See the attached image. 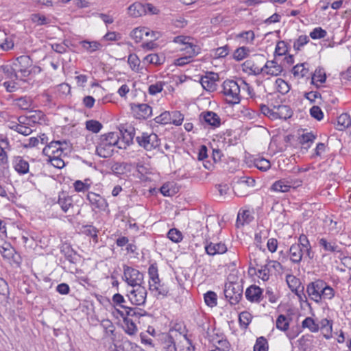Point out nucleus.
Instances as JSON below:
<instances>
[{"label":"nucleus","instance_id":"e433bc0d","mask_svg":"<svg viewBox=\"0 0 351 351\" xmlns=\"http://www.w3.org/2000/svg\"><path fill=\"white\" fill-rule=\"evenodd\" d=\"M27 123H16L11 128L16 131L18 133L23 134L24 136L29 135L33 130L31 128V125H26Z\"/></svg>","mask_w":351,"mask_h":351},{"label":"nucleus","instance_id":"7c9ffc66","mask_svg":"<svg viewBox=\"0 0 351 351\" xmlns=\"http://www.w3.org/2000/svg\"><path fill=\"white\" fill-rule=\"evenodd\" d=\"M351 125V119L348 114L343 113L337 118V130H343Z\"/></svg>","mask_w":351,"mask_h":351},{"label":"nucleus","instance_id":"4c0bfd02","mask_svg":"<svg viewBox=\"0 0 351 351\" xmlns=\"http://www.w3.org/2000/svg\"><path fill=\"white\" fill-rule=\"evenodd\" d=\"M82 47L88 53H93L101 47V45L97 41L84 40L81 43Z\"/></svg>","mask_w":351,"mask_h":351},{"label":"nucleus","instance_id":"6ab92c4d","mask_svg":"<svg viewBox=\"0 0 351 351\" xmlns=\"http://www.w3.org/2000/svg\"><path fill=\"white\" fill-rule=\"evenodd\" d=\"M173 333L176 336L178 335L176 330H171L169 333L165 335L162 337V347L165 351H177Z\"/></svg>","mask_w":351,"mask_h":351},{"label":"nucleus","instance_id":"f704fd0d","mask_svg":"<svg viewBox=\"0 0 351 351\" xmlns=\"http://www.w3.org/2000/svg\"><path fill=\"white\" fill-rule=\"evenodd\" d=\"M316 138V136L312 132H306L301 135L300 137V143L305 148H308L314 142Z\"/></svg>","mask_w":351,"mask_h":351},{"label":"nucleus","instance_id":"338daca9","mask_svg":"<svg viewBox=\"0 0 351 351\" xmlns=\"http://www.w3.org/2000/svg\"><path fill=\"white\" fill-rule=\"evenodd\" d=\"M327 34L326 30L322 27H316L310 33V36L313 39L324 38Z\"/></svg>","mask_w":351,"mask_h":351},{"label":"nucleus","instance_id":"a18cd8bd","mask_svg":"<svg viewBox=\"0 0 351 351\" xmlns=\"http://www.w3.org/2000/svg\"><path fill=\"white\" fill-rule=\"evenodd\" d=\"M254 165L257 169L263 171L268 170L271 167L270 162L263 158L255 159Z\"/></svg>","mask_w":351,"mask_h":351},{"label":"nucleus","instance_id":"bf43d9fd","mask_svg":"<svg viewBox=\"0 0 351 351\" xmlns=\"http://www.w3.org/2000/svg\"><path fill=\"white\" fill-rule=\"evenodd\" d=\"M2 70L3 73L7 75L8 78L10 79H17V73L18 71L15 69V67L12 64V66L5 65L2 66Z\"/></svg>","mask_w":351,"mask_h":351},{"label":"nucleus","instance_id":"dca6fc26","mask_svg":"<svg viewBox=\"0 0 351 351\" xmlns=\"http://www.w3.org/2000/svg\"><path fill=\"white\" fill-rule=\"evenodd\" d=\"M304 254H305V251L300 245L293 243L289 247V258L293 263H300L302 260Z\"/></svg>","mask_w":351,"mask_h":351},{"label":"nucleus","instance_id":"052dcab7","mask_svg":"<svg viewBox=\"0 0 351 351\" xmlns=\"http://www.w3.org/2000/svg\"><path fill=\"white\" fill-rule=\"evenodd\" d=\"M83 232L84 234L92 237L94 241L97 242V230L94 226L90 225L84 226Z\"/></svg>","mask_w":351,"mask_h":351},{"label":"nucleus","instance_id":"f257e3e1","mask_svg":"<svg viewBox=\"0 0 351 351\" xmlns=\"http://www.w3.org/2000/svg\"><path fill=\"white\" fill-rule=\"evenodd\" d=\"M119 140L118 132H108L100 136L96 146V153L101 158L110 157Z\"/></svg>","mask_w":351,"mask_h":351},{"label":"nucleus","instance_id":"4d7b16f0","mask_svg":"<svg viewBox=\"0 0 351 351\" xmlns=\"http://www.w3.org/2000/svg\"><path fill=\"white\" fill-rule=\"evenodd\" d=\"M295 77H303L308 73V69L304 67V64H297L292 69Z\"/></svg>","mask_w":351,"mask_h":351},{"label":"nucleus","instance_id":"5fc2aeb1","mask_svg":"<svg viewBox=\"0 0 351 351\" xmlns=\"http://www.w3.org/2000/svg\"><path fill=\"white\" fill-rule=\"evenodd\" d=\"M326 79V73L322 69H316L314 74L312 76V83L315 84V82H325Z\"/></svg>","mask_w":351,"mask_h":351},{"label":"nucleus","instance_id":"a19ab883","mask_svg":"<svg viewBox=\"0 0 351 351\" xmlns=\"http://www.w3.org/2000/svg\"><path fill=\"white\" fill-rule=\"evenodd\" d=\"M250 52V50L247 47H241L237 48L233 54V58L237 61H241L245 58L248 53Z\"/></svg>","mask_w":351,"mask_h":351},{"label":"nucleus","instance_id":"b1692460","mask_svg":"<svg viewBox=\"0 0 351 351\" xmlns=\"http://www.w3.org/2000/svg\"><path fill=\"white\" fill-rule=\"evenodd\" d=\"M254 219V217L249 210H240L237 215L236 225L237 228L248 224Z\"/></svg>","mask_w":351,"mask_h":351},{"label":"nucleus","instance_id":"2f4dec72","mask_svg":"<svg viewBox=\"0 0 351 351\" xmlns=\"http://www.w3.org/2000/svg\"><path fill=\"white\" fill-rule=\"evenodd\" d=\"M243 67L246 69L250 70V71L255 75H258L264 72V66L260 67L257 66L252 60H249L245 61L243 64Z\"/></svg>","mask_w":351,"mask_h":351},{"label":"nucleus","instance_id":"5701e85b","mask_svg":"<svg viewBox=\"0 0 351 351\" xmlns=\"http://www.w3.org/2000/svg\"><path fill=\"white\" fill-rule=\"evenodd\" d=\"M205 250L208 255L214 256L225 253L227 251V247L222 243H210L205 246Z\"/></svg>","mask_w":351,"mask_h":351},{"label":"nucleus","instance_id":"393cba45","mask_svg":"<svg viewBox=\"0 0 351 351\" xmlns=\"http://www.w3.org/2000/svg\"><path fill=\"white\" fill-rule=\"evenodd\" d=\"M286 280L291 291L294 292L299 298H301L300 292H303L304 287H302V290H299L300 287V280L293 275H287Z\"/></svg>","mask_w":351,"mask_h":351},{"label":"nucleus","instance_id":"69168bd1","mask_svg":"<svg viewBox=\"0 0 351 351\" xmlns=\"http://www.w3.org/2000/svg\"><path fill=\"white\" fill-rule=\"evenodd\" d=\"M171 115V123L173 125L178 126L182 125V121L184 120V115L179 111L172 112Z\"/></svg>","mask_w":351,"mask_h":351},{"label":"nucleus","instance_id":"6e6552de","mask_svg":"<svg viewBox=\"0 0 351 351\" xmlns=\"http://www.w3.org/2000/svg\"><path fill=\"white\" fill-rule=\"evenodd\" d=\"M112 302L117 305L119 306L124 311L117 310L118 313L121 316H141L143 314L140 313L138 311L141 309L136 308L128 307L126 305H123V303H125L126 301L124 297L120 293H116L112 296Z\"/></svg>","mask_w":351,"mask_h":351},{"label":"nucleus","instance_id":"0eeeda50","mask_svg":"<svg viewBox=\"0 0 351 351\" xmlns=\"http://www.w3.org/2000/svg\"><path fill=\"white\" fill-rule=\"evenodd\" d=\"M147 294V290L144 286H137L128 290L126 297L132 304L140 306L145 303Z\"/></svg>","mask_w":351,"mask_h":351},{"label":"nucleus","instance_id":"8fccbe9b","mask_svg":"<svg viewBox=\"0 0 351 351\" xmlns=\"http://www.w3.org/2000/svg\"><path fill=\"white\" fill-rule=\"evenodd\" d=\"M16 104L22 110H28L32 106V99L27 97H21L16 100Z\"/></svg>","mask_w":351,"mask_h":351},{"label":"nucleus","instance_id":"7ed1b4c3","mask_svg":"<svg viewBox=\"0 0 351 351\" xmlns=\"http://www.w3.org/2000/svg\"><path fill=\"white\" fill-rule=\"evenodd\" d=\"M123 280L131 287L143 286L144 275L138 269L128 265H123Z\"/></svg>","mask_w":351,"mask_h":351},{"label":"nucleus","instance_id":"9b49d317","mask_svg":"<svg viewBox=\"0 0 351 351\" xmlns=\"http://www.w3.org/2000/svg\"><path fill=\"white\" fill-rule=\"evenodd\" d=\"M19 122L27 123V125L36 123L43 124L45 122V115L40 110L30 111L26 117H20Z\"/></svg>","mask_w":351,"mask_h":351},{"label":"nucleus","instance_id":"c85d7f7f","mask_svg":"<svg viewBox=\"0 0 351 351\" xmlns=\"http://www.w3.org/2000/svg\"><path fill=\"white\" fill-rule=\"evenodd\" d=\"M297 245H300L304 248L306 256L309 259L313 258V252H312L311 245L310 242L305 234H301L298 238V243H295Z\"/></svg>","mask_w":351,"mask_h":351},{"label":"nucleus","instance_id":"1a4fd4ad","mask_svg":"<svg viewBox=\"0 0 351 351\" xmlns=\"http://www.w3.org/2000/svg\"><path fill=\"white\" fill-rule=\"evenodd\" d=\"M86 199L88 201L92 210L95 212L105 211L108 207L107 200L98 193L88 192Z\"/></svg>","mask_w":351,"mask_h":351},{"label":"nucleus","instance_id":"ea45409f","mask_svg":"<svg viewBox=\"0 0 351 351\" xmlns=\"http://www.w3.org/2000/svg\"><path fill=\"white\" fill-rule=\"evenodd\" d=\"M121 351H138L140 347L128 339H122L121 344L119 346Z\"/></svg>","mask_w":351,"mask_h":351},{"label":"nucleus","instance_id":"4468645a","mask_svg":"<svg viewBox=\"0 0 351 351\" xmlns=\"http://www.w3.org/2000/svg\"><path fill=\"white\" fill-rule=\"evenodd\" d=\"M219 77L217 73H209L200 78V84L204 89L208 91H213L216 89L217 84Z\"/></svg>","mask_w":351,"mask_h":351},{"label":"nucleus","instance_id":"79ce46f5","mask_svg":"<svg viewBox=\"0 0 351 351\" xmlns=\"http://www.w3.org/2000/svg\"><path fill=\"white\" fill-rule=\"evenodd\" d=\"M86 128L93 133H98L102 128V124L96 120H88L86 122Z\"/></svg>","mask_w":351,"mask_h":351},{"label":"nucleus","instance_id":"e2e57ef3","mask_svg":"<svg viewBox=\"0 0 351 351\" xmlns=\"http://www.w3.org/2000/svg\"><path fill=\"white\" fill-rule=\"evenodd\" d=\"M251 314L247 311L241 312L239 316V323L241 326L246 328L251 322Z\"/></svg>","mask_w":351,"mask_h":351},{"label":"nucleus","instance_id":"864d4df0","mask_svg":"<svg viewBox=\"0 0 351 351\" xmlns=\"http://www.w3.org/2000/svg\"><path fill=\"white\" fill-rule=\"evenodd\" d=\"M143 61L149 64H161L163 62V58L156 53H151L146 56Z\"/></svg>","mask_w":351,"mask_h":351},{"label":"nucleus","instance_id":"bb28decb","mask_svg":"<svg viewBox=\"0 0 351 351\" xmlns=\"http://www.w3.org/2000/svg\"><path fill=\"white\" fill-rule=\"evenodd\" d=\"M146 13L147 10L145 5L138 2L134 3L128 8V14L132 17H139Z\"/></svg>","mask_w":351,"mask_h":351},{"label":"nucleus","instance_id":"de8ad7c7","mask_svg":"<svg viewBox=\"0 0 351 351\" xmlns=\"http://www.w3.org/2000/svg\"><path fill=\"white\" fill-rule=\"evenodd\" d=\"M14 250L10 243H3L0 245V253L5 258H10L13 255Z\"/></svg>","mask_w":351,"mask_h":351},{"label":"nucleus","instance_id":"412c9836","mask_svg":"<svg viewBox=\"0 0 351 351\" xmlns=\"http://www.w3.org/2000/svg\"><path fill=\"white\" fill-rule=\"evenodd\" d=\"M134 110L136 113V118L139 119H146L152 113V108L147 104H141L135 106Z\"/></svg>","mask_w":351,"mask_h":351},{"label":"nucleus","instance_id":"680f3d73","mask_svg":"<svg viewBox=\"0 0 351 351\" xmlns=\"http://www.w3.org/2000/svg\"><path fill=\"white\" fill-rule=\"evenodd\" d=\"M9 295L10 291L7 282L2 278H0V297L7 299Z\"/></svg>","mask_w":351,"mask_h":351},{"label":"nucleus","instance_id":"58836bf2","mask_svg":"<svg viewBox=\"0 0 351 351\" xmlns=\"http://www.w3.org/2000/svg\"><path fill=\"white\" fill-rule=\"evenodd\" d=\"M276 328L281 331H287L289 327V322L284 315H280L276 322Z\"/></svg>","mask_w":351,"mask_h":351},{"label":"nucleus","instance_id":"2eb2a0df","mask_svg":"<svg viewBox=\"0 0 351 351\" xmlns=\"http://www.w3.org/2000/svg\"><path fill=\"white\" fill-rule=\"evenodd\" d=\"M63 145H66L65 141H56L50 142L47 146L43 149V154L46 156L58 154L59 152H62L66 147Z\"/></svg>","mask_w":351,"mask_h":351},{"label":"nucleus","instance_id":"f03ea898","mask_svg":"<svg viewBox=\"0 0 351 351\" xmlns=\"http://www.w3.org/2000/svg\"><path fill=\"white\" fill-rule=\"evenodd\" d=\"M241 87V84H239L237 82L232 80H228L223 82L222 92L227 103L237 104L240 102Z\"/></svg>","mask_w":351,"mask_h":351},{"label":"nucleus","instance_id":"49530a36","mask_svg":"<svg viewBox=\"0 0 351 351\" xmlns=\"http://www.w3.org/2000/svg\"><path fill=\"white\" fill-rule=\"evenodd\" d=\"M154 121L156 123L165 125L167 123H170L171 121V113L168 111H165L161 113L159 116H157Z\"/></svg>","mask_w":351,"mask_h":351},{"label":"nucleus","instance_id":"c756f323","mask_svg":"<svg viewBox=\"0 0 351 351\" xmlns=\"http://www.w3.org/2000/svg\"><path fill=\"white\" fill-rule=\"evenodd\" d=\"M58 204L61 207L62 210L66 213L69 209L73 206V199L71 197L62 193L59 195Z\"/></svg>","mask_w":351,"mask_h":351},{"label":"nucleus","instance_id":"9d476101","mask_svg":"<svg viewBox=\"0 0 351 351\" xmlns=\"http://www.w3.org/2000/svg\"><path fill=\"white\" fill-rule=\"evenodd\" d=\"M32 60L29 56H21L13 62L15 69L20 73L23 77H27L31 73Z\"/></svg>","mask_w":351,"mask_h":351},{"label":"nucleus","instance_id":"37998d69","mask_svg":"<svg viewBox=\"0 0 351 351\" xmlns=\"http://www.w3.org/2000/svg\"><path fill=\"white\" fill-rule=\"evenodd\" d=\"M217 296L214 291H209L204 294V301L208 306H215L217 304Z\"/></svg>","mask_w":351,"mask_h":351},{"label":"nucleus","instance_id":"72a5a7b5","mask_svg":"<svg viewBox=\"0 0 351 351\" xmlns=\"http://www.w3.org/2000/svg\"><path fill=\"white\" fill-rule=\"evenodd\" d=\"M127 317L128 316L122 317L125 324L124 330L127 334L134 335L137 332V327L133 321Z\"/></svg>","mask_w":351,"mask_h":351},{"label":"nucleus","instance_id":"a211bd4d","mask_svg":"<svg viewBox=\"0 0 351 351\" xmlns=\"http://www.w3.org/2000/svg\"><path fill=\"white\" fill-rule=\"evenodd\" d=\"M200 119H202L208 125L217 128L221 125V119L218 114L212 111L203 112L200 114Z\"/></svg>","mask_w":351,"mask_h":351},{"label":"nucleus","instance_id":"603ef678","mask_svg":"<svg viewBox=\"0 0 351 351\" xmlns=\"http://www.w3.org/2000/svg\"><path fill=\"white\" fill-rule=\"evenodd\" d=\"M276 84L278 91L282 95H285L290 90L288 83L281 78H278L276 80Z\"/></svg>","mask_w":351,"mask_h":351},{"label":"nucleus","instance_id":"c9c22d12","mask_svg":"<svg viewBox=\"0 0 351 351\" xmlns=\"http://www.w3.org/2000/svg\"><path fill=\"white\" fill-rule=\"evenodd\" d=\"M302 328H307L312 332H317L319 329L318 324L315 323L314 319L310 317L305 318L302 322Z\"/></svg>","mask_w":351,"mask_h":351},{"label":"nucleus","instance_id":"4be33fe9","mask_svg":"<svg viewBox=\"0 0 351 351\" xmlns=\"http://www.w3.org/2000/svg\"><path fill=\"white\" fill-rule=\"evenodd\" d=\"M282 71V67L275 60L267 61L264 65V73L277 76Z\"/></svg>","mask_w":351,"mask_h":351},{"label":"nucleus","instance_id":"473e14b6","mask_svg":"<svg viewBox=\"0 0 351 351\" xmlns=\"http://www.w3.org/2000/svg\"><path fill=\"white\" fill-rule=\"evenodd\" d=\"M209 340L214 343H217L218 346L215 350L210 351H226V349H228L230 344L229 342L223 338L219 339L218 337L216 338L214 337H209Z\"/></svg>","mask_w":351,"mask_h":351},{"label":"nucleus","instance_id":"6e6d98bb","mask_svg":"<svg viewBox=\"0 0 351 351\" xmlns=\"http://www.w3.org/2000/svg\"><path fill=\"white\" fill-rule=\"evenodd\" d=\"M160 192L164 196H172L176 193L173 184L171 182L164 184L160 188Z\"/></svg>","mask_w":351,"mask_h":351},{"label":"nucleus","instance_id":"3c124183","mask_svg":"<svg viewBox=\"0 0 351 351\" xmlns=\"http://www.w3.org/2000/svg\"><path fill=\"white\" fill-rule=\"evenodd\" d=\"M268 346L265 337H261L256 339L254 346V351H267Z\"/></svg>","mask_w":351,"mask_h":351},{"label":"nucleus","instance_id":"a878e982","mask_svg":"<svg viewBox=\"0 0 351 351\" xmlns=\"http://www.w3.org/2000/svg\"><path fill=\"white\" fill-rule=\"evenodd\" d=\"M318 243L326 252L330 253L341 252V248L335 241H329L325 238H321L319 239Z\"/></svg>","mask_w":351,"mask_h":351},{"label":"nucleus","instance_id":"cd10ccee","mask_svg":"<svg viewBox=\"0 0 351 351\" xmlns=\"http://www.w3.org/2000/svg\"><path fill=\"white\" fill-rule=\"evenodd\" d=\"M187 43L189 44L184 45L180 49L185 51L187 55L193 58L200 53L201 48L195 43V40L193 38H191V40H189Z\"/></svg>","mask_w":351,"mask_h":351},{"label":"nucleus","instance_id":"f8f14e48","mask_svg":"<svg viewBox=\"0 0 351 351\" xmlns=\"http://www.w3.org/2000/svg\"><path fill=\"white\" fill-rule=\"evenodd\" d=\"M324 285V281L322 280H315L307 285L306 291L309 298L317 303L321 301V296L319 291L323 290Z\"/></svg>","mask_w":351,"mask_h":351},{"label":"nucleus","instance_id":"09e8293b","mask_svg":"<svg viewBox=\"0 0 351 351\" xmlns=\"http://www.w3.org/2000/svg\"><path fill=\"white\" fill-rule=\"evenodd\" d=\"M309 42V38L306 35H301L293 43V49L295 51H300L302 47Z\"/></svg>","mask_w":351,"mask_h":351},{"label":"nucleus","instance_id":"20e7f679","mask_svg":"<svg viewBox=\"0 0 351 351\" xmlns=\"http://www.w3.org/2000/svg\"><path fill=\"white\" fill-rule=\"evenodd\" d=\"M136 141L140 147L147 151L155 149L160 145V139L154 132H142L136 137Z\"/></svg>","mask_w":351,"mask_h":351},{"label":"nucleus","instance_id":"774afa93","mask_svg":"<svg viewBox=\"0 0 351 351\" xmlns=\"http://www.w3.org/2000/svg\"><path fill=\"white\" fill-rule=\"evenodd\" d=\"M164 84L165 83L162 82H158L156 84H151L149 86V93L152 95H154L160 93L163 89Z\"/></svg>","mask_w":351,"mask_h":351},{"label":"nucleus","instance_id":"f3484780","mask_svg":"<svg viewBox=\"0 0 351 351\" xmlns=\"http://www.w3.org/2000/svg\"><path fill=\"white\" fill-rule=\"evenodd\" d=\"M263 295L262 289L256 285H251L245 293V298L251 302L259 303Z\"/></svg>","mask_w":351,"mask_h":351},{"label":"nucleus","instance_id":"423d86ee","mask_svg":"<svg viewBox=\"0 0 351 351\" xmlns=\"http://www.w3.org/2000/svg\"><path fill=\"white\" fill-rule=\"evenodd\" d=\"M243 287L239 283L232 282L225 284L224 295L230 304H237L242 298Z\"/></svg>","mask_w":351,"mask_h":351},{"label":"nucleus","instance_id":"13d9d810","mask_svg":"<svg viewBox=\"0 0 351 351\" xmlns=\"http://www.w3.org/2000/svg\"><path fill=\"white\" fill-rule=\"evenodd\" d=\"M145 31H146V27L135 28L130 33V36L136 43H138L143 38V32Z\"/></svg>","mask_w":351,"mask_h":351},{"label":"nucleus","instance_id":"aec40b11","mask_svg":"<svg viewBox=\"0 0 351 351\" xmlns=\"http://www.w3.org/2000/svg\"><path fill=\"white\" fill-rule=\"evenodd\" d=\"M13 167L15 171L20 175L27 173L29 168L28 162L21 156H16L14 158Z\"/></svg>","mask_w":351,"mask_h":351},{"label":"nucleus","instance_id":"39448f33","mask_svg":"<svg viewBox=\"0 0 351 351\" xmlns=\"http://www.w3.org/2000/svg\"><path fill=\"white\" fill-rule=\"evenodd\" d=\"M301 185L302 181L300 180L282 178L274 182L269 190L275 193H288L291 189H295Z\"/></svg>","mask_w":351,"mask_h":351},{"label":"nucleus","instance_id":"ddd939ff","mask_svg":"<svg viewBox=\"0 0 351 351\" xmlns=\"http://www.w3.org/2000/svg\"><path fill=\"white\" fill-rule=\"evenodd\" d=\"M264 252L265 250L258 254V258H254L253 259L251 258L250 264L252 265H253L256 267H260V269H258V276L260 278H261L263 281H267L269 278L271 269H269V266H267V263L263 265L262 263L259 260V257L263 256Z\"/></svg>","mask_w":351,"mask_h":351},{"label":"nucleus","instance_id":"0e129e2a","mask_svg":"<svg viewBox=\"0 0 351 351\" xmlns=\"http://www.w3.org/2000/svg\"><path fill=\"white\" fill-rule=\"evenodd\" d=\"M128 64L133 71H137L140 65V60L136 54H130L128 59Z\"/></svg>","mask_w":351,"mask_h":351},{"label":"nucleus","instance_id":"c03bdc74","mask_svg":"<svg viewBox=\"0 0 351 351\" xmlns=\"http://www.w3.org/2000/svg\"><path fill=\"white\" fill-rule=\"evenodd\" d=\"M167 237L174 243H179L182 240V234L176 228H171L167 233Z\"/></svg>","mask_w":351,"mask_h":351}]
</instances>
